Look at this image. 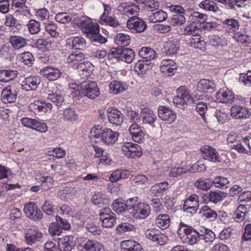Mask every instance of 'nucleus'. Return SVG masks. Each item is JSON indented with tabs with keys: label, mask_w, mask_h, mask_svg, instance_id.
Wrapping results in <instances>:
<instances>
[{
	"label": "nucleus",
	"mask_w": 251,
	"mask_h": 251,
	"mask_svg": "<svg viewBox=\"0 0 251 251\" xmlns=\"http://www.w3.org/2000/svg\"><path fill=\"white\" fill-rule=\"evenodd\" d=\"M76 24L81 28L82 32L86 37L95 45L102 44L106 42V39L100 33V25L92 22L87 16H81L76 21Z\"/></svg>",
	"instance_id": "f257e3e1"
},
{
	"label": "nucleus",
	"mask_w": 251,
	"mask_h": 251,
	"mask_svg": "<svg viewBox=\"0 0 251 251\" xmlns=\"http://www.w3.org/2000/svg\"><path fill=\"white\" fill-rule=\"evenodd\" d=\"M177 95L173 99V103L178 108L184 109L187 107L186 100L190 102H196L195 99H200L201 96L194 91L193 95L190 94V91L185 86H181L176 90Z\"/></svg>",
	"instance_id": "f03ea898"
},
{
	"label": "nucleus",
	"mask_w": 251,
	"mask_h": 251,
	"mask_svg": "<svg viewBox=\"0 0 251 251\" xmlns=\"http://www.w3.org/2000/svg\"><path fill=\"white\" fill-rule=\"evenodd\" d=\"M91 134L95 138L100 139L106 145H112L115 143L119 136L118 132L107 127L103 128L100 125L97 126L95 129L91 130Z\"/></svg>",
	"instance_id": "7ed1b4c3"
},
{
	"label": "nucleus",
	"mask_w": 251,
	"mask_h": 251,
	"mask_svg": "<svg viewBox=\"0 0 251 251\" xmlns=\"http://www.w3.org/2000/svg\"><path fill=\"white\" fill-rule=\"evenodd\" d=\"M177 233L182 241L186 244L193 245L200 239L199 233L192 226L182 222L180 223Z\"/></svg>",
	"instance_id": "20e7f679"
},
{
	"label": "nucleus",
	"mask_w": 251,
	"mask_h": 251,
	"mask_svg": "<svg viewBox=\"0 0 251 251\" xmlns=\"http://www.w3.org/2000/svg\"><path fill=\"white\" fill-rule=\"evenodd\" d=\"M79 93L80 95L91 100L96 99L100 93L97 83L90 80H86L80 83Z\"/></svg>",
	"instance_id": "39448f33"
},
{
	"label": "nucleus",
	"mask_w": 251,
	"mask_h": 251,
	"mask_svg": "<svg viewBox=\"0 0 251 251\" xmlns=\"http://www.w3.org/2000/svg\"><path fill=\"white\" fill-rule=\"evenodd\" d=\"M151 207L145 202H139L131 204L129 208V213L136 219H144L149 216Z\"/></svg>",
	"instance_id": "423d86ee"
},
{
	"label": "nucleus",
	"mask_w": 251,
	"mask_h": 251,
	"mask_svg": "<svg viewBox=\"0 0 251 251\" xmlns=\"http://www.w3.org/2000/svg\"><path fill=\"white\" fill-rule=\"evenodd\" d=\"M43 237L42 233L36 226H31L26 229L25 233V241L26 244L32 246L40 242Z\"/></svg>",
	"instance_id": "0eeeda50"
},
{
	"label": "nucleus",
	"mask_w": 251,
	"mask_h": 251,
	"mask_svg": "<svg viewBox=\"0 0 251 251\" xmlns=\"http://www.w3.org/2000/svg\"><path fill=\"white\" fill-rule=\"evenodd\" d=\"M230 116L233 119L238 120H245L250 118L251 111L245 106L235 104L230 108Z\"/></svg>",
	"instance_id": "6e6552de"
},
{
	"label": "nucleus",
	"mask_w": 251,
	"mask_h": 251,
	"mask_svg": "<svg viewBox=\"0 0 251 251\" xmlns=\"http://www.w3.org/2000/svg\"><path fill=\"white\" fill-rule=\"evenodd\" d=\"M122 150L128 158L139 157L142 154V148L137 144L125 143L122 147Z\"/></svg>",
	"instance_id": "1a4fd4ad"
},
{
	"label": "nucleus",
	"mask_w": 251,
	"mask_h": 251,
	"mask_svg": "<svg viewBox=\"0 0 251 251\" xmlns=\"http://www.w3.org/2000/svg\"><path fill=\"white\" fill-rule=\"evenodd\" d=\"M126 26L130 30L141 33L146 29L147 25L146 22L143 19L136 16H132L127 20Z\"/></svg>",
	"instance_id": "9d476101"
},
{
	"label": "nucleus",
	"mask_w": 251,
	"mask_h": 251,
	"mask_svg": "<svg viewBox=\"0 0 251 251\" xmlns=\"http://www.w3.org/2000/svg\"><path fill=\"white\" fill-rule=\"evenodd\" d=\"M28 108L35 114L42 113H50L52 108V105L49 102L36 100L30 103Z\"/></svg>",
	"instance_id": "9b49d317"
},
{
	"label": "nucleus",
	"mask_w": 251,
	"mask_h": 251,
	"mask_svg": "<svg viewBox=\"0 0 251 251\" xmlns=\"http://www.w3.org/2000/svg\"><path fill=\"white\" fill-rule=\"evenodd\" d=\"M106 115L109 122L113 125L120 126L124 122L123 114L115 107L108 108L106 110Z\"/></svg>",
	"instance_id": "f8f14e48"
},
{
	"label": "nucleus",
	"mask_w": 251,
	"mask_h": 251,
	"mask_svg": "<svg viewBox=\"0 0 251 251\" xmlns=\"http://www.w3.org/2000/svg\"><path fill=\"white\" fill-rule=\"evenodd\" d=\"M24 210L26 216L30 219L36 220L43 218L42 212L38 208L34 202H29L25 204Z\"/></svg>",
	"instance_id": "ddd939ff"
},
{
	"label": "nucleus",
	"mask_w": 251,
	"mask_h": 251,
	"mask_svg": "<svg viewBox=\"0 0 251 251\" xmlns=\"http://www.w3.org/2000/svg\"><path fill=\"white\" fill-rule=\"evenodd\" d=\"M117 11L123 16L129 17L138 13L139 7L135 4L123 2L120 4L117 7Z\"/></svg>",
	"instance_id": "4468645a"
},
{
	"label": "nucleus",
	"mask_w": 251,
	"mask_h": 251,
	"mask_svg": "<svg viewBox=\"0 0 251 251\" xmlns=\"http://www.w3.org/2000/svg\"><path fill=\"white\" fill-rule=\"evenodd\" d=\"M146 237L159 245H163L166 242L168 237L160 231L155 229H148L145 233Z\"/></svg>",
	"instance_id": "2eb2a0df"
},
{
	"label": "nucleus",
	"mask_w": 251,
	"mask_h": 251,
	"mask_svg": "<svg viewBox=\"0 0 251 251\" xmlns=\"http://www.w3.org/2000/svg\"><path fill=\"white\" fill-rule=\"evenodd\" d=\"M198 94L203 95L205 93H211L214 91L215 84L210 80L207 79H201L197 83L196 85Z\"/></svg>",
	"instance_id": "dca6fc26"
},
{
	"label": "nucleus",
	"mask_w": 251,
	"mask_h": 251,
	"mask_svg": "<svg viewBox=\"0 0 251 251\" xmlns=\"http://www.w3.org/2000/svg\"><path fill=\"white\" fill-rule=\"evenodd\" d=\"M41 78L37 75L30 76L25 78L22 82V89L25 91L35 90L41 83Z\"/></svg>",
	"instance_id": "f3484780"
},
{
	"label": "nucleus",
	"mask_w": 251,
	"mask_h": 251,
	"mask_svg": "<svg viewBox=\"0 0 251 251\" xmlns=\"http://www.w3.org/2000/svg\"><path fill=\"white\" fill-rule=\"evenodd\" d=\"M41 72L43 74V76L49 81L56 80L60 77L62 72L56 67L48 66L42 68Z\"/></svg>",
	"instance_id": "a211bd4d"
},
{
	"label": "nucleus",
	"mask_w": 251,
	"mask_h": 251,
	"mask_svg": "<svg viewBox=\"0 0 251 251\" xmlns=\"http://www.w3.org/2000/svg\"><path fill=\"white\" fill-rule=\"evenodd\" d=\"M158 115L162 120L169 123L173 122L176 118V113L165 106H160L158 107Z\"/></svg>",
	"instance_id": "6ab92c4d"
},
{
	"label": "nucleus",
	"mask_w": 251,
	"mask_h": 251,
	"mask_svg": "<svg viewBox=\"0 0 251 251\" xmlns=\"http://www.w3.org/2000/svg\"><path fill=\"white\" fill-rule=\"evenodd\" d=\"M141 115L144 124L150 125L152 127L155 126L154 123L156 120L157 117L152 110L148 108H144L142 109Z\"/></svg>",
	"instance_id": "aec40b11"
},
{
	"label": "nucleus",
	"mask_w": 251,
	"mask_h": 251,
	"mask_svg": "<svg viewBox=\"0 0 251 251\" xmlns=\"http://www.w3.org/2000/svg\"><path fill=\"white\" fill-rule=\"evenodd\" d=\"M129 131L135 142L138 143L142 142L145 134L141 126L137 124H133L130 126Z\"/></svg>",
	"instance_id": "412c9836"
},
{
	"label": "nucleus",
	"mask_w": 251,
	"mask_h": 251,
	"mask_svg": "<svg viewBox=\"0 0 251 251\" xmlns=\"http://www.w3.org/2000/svg\"><path fill=\"white\" fill-rule=\"evenodd\" d=\"M73 237L66 236L60 239L58 242V251H71L75 247Z\"/></svg>",
	"instance_id": "4be33fe9"
},
{
	"label": "nucleus",
	"mask_w": 251,
	"mask_h": 251,
	"mask_svg": "<svg viewBox=\"0 0 251 251\" xmlns=\"http://www.w3.org/2000/svg\"><path fill=\"white\" fill-rule=\"evenodd\" d=\"M131 204H128L125 202V201L122 199H117L114 201L112 208L113 210L118 214H126L129 213V208Z\"/></svg>",
	"instance_id": "5701e85b"
},
{
	"label": "nucleus",
	"mask_w": 251,
	"mask_h": 251,
	"mask_svg": "<svg viewBox=\"0 0 251 251\" xmlns=\"http://www.w3.org/2000/svg\"><path fill=\"white\" fill-rule=\"evenodd\" d=\"M17 92L12 89L10 86L4 88L1 92V99L4 102L11 103L14 102L17 98Z\"/></svg>",
	"instance_id": "b1692460"
},
{
	"label": "nucleus",
	"mask_w": 251,
	"mask_h": 251,
	"mask_svg": "<svg viewBox=\"0 0 251 251\" xmlns=\"http://www.w3.org/2000/svg\"><path fill=\"white\" fill-rule=\"evenodd\" d=\"M201 150L203 153V157L204 159L214 162H219V155L214 149L206 146L201 148Z\"/></svg>",
	"instance_id": "393cba45"
},
{
	"label": "nucleus",
	"mask_w": 251,
	"mask_h": 251,
	"mask_svg": "<svg viewBox=\"0 0 251 251\" xmlns=\"http://www.w3.org/2000/svg\"><path fill=\"white\" fill-rule=\"evenodd\" d=\"M121 246L123 251H144L141 245L132 240L122 241Z\"/></svg>",
	"instance_id": "a878e982"
},
{
	"label": "nucleus",
	"mask_w": 251,
	"mask_h": 251,
	"mask_svg": "<svg viewBox=\"0 0 251 251\" xmlns=\"http://www.w3.org/2000/svg\"><path fill=\"white\" fill-rule=\"evenodd\" d=\"M26 1L12 0V7L18 8V9L16 10L15 12V14L16 16L18 15L25 16L27 14H30V9L26 6Z\"/></svg>",
	"instance_id": "bb28decb"
},
{
	"label": "nucleus",
	"mask_w": 251,
	"mask_h": 251,
	"mask_svg": "<svg viewBox=\"0 0 251 251\" xmlns=\"http://www.w3.org/2000/svg\"><path fill=\"white\" fill-rule=\"evenodd\" d=\"M176 69V65L175 61L172 59H164L161 61L160 71L163 73L174 74Z\"/></svg>",
	"instance_id": "cd10ccee"
},
{
	"label": "nucleus",
	"mask_w": 251,
	"mask_h": 251,
	"mask_svg": "<svg viewBox=\"0 0 251 251\" xmlns=\"http://www.w3.org/2000/svg\"><path fill=\"white\" fill-rule=\"evenodd\" d=\"M18 71L15 70H0V81L6 83L14 80L18 76Z\"/></svg>",
	"instance_id": "c85d7f7f"
},
{
	"label": "nucleus",
	"mask_w": 251,
	"mask_h": 251,
	"mask_svg": "<svg viewBox=\"0 0 251 251\" xmlns=\"http://www.w3.org/2000/svg\"><path fill=\"white\" fill-rule=\"evenodd\" d=\"M9 42L14 49L18 50L27 45V40L19 35H13L10 36Z\"/></svg>",
	"instance_id": "c756f323"
},
{
	"label": "nucleus",
	"mask_w": 251,
	"mask_h": 251,
	"mask_svg": "<svg viewBox=\"0 0 251 251\" xmlns=\"http://www.w3.org/2000/svg\"><path fill=\"white\" fill-rule=\"evenodd\" d=\"M81 245L86 251H104L103 246L96 241L88 240Z\"/></svg>",
	"instance_id": "7c9ffc66"
},
{
	"label": "nucleus",
	"mask_w": 251,
	"mask_h": 251,
	"mask_svg": "<svg viewBox=\"0 0 251 251\" xmlns=\"http://www.w3.org/2000/svg\"><path fill=\"white\" fill-rule=\"evenodd\" d=\"M168 18L167 13L162 9L153 11L149 15V20L151 22L155 23L165 21Z\"/></svg>",
	"instance_id": "2f4dec72"
},
{
	"label": "nucleus",
	"mask_w": 251,
	"mask_h": 251,
	"mask_svg": "<svg viewBox=\"0 0 251 251\" xmlns=\"http://www.w3.org/2000/svg\"><path fill=\"white\" fill-rule=\"evenodd\" d=\"M138 54L141 57L146 59V62L154 59L157 57L155 51L149 47H142L139 50Z\"/></svg>",
	"instance_id": "473e14b6"
},
{
	"label": "nucleus",
	"mask_w": 251,
	"mask_h": 251,
	"mask_svg": "<svg viewBox=\"0 0 251 251\" xmlns=\"http://www.w3.org/2000/svg\"><path fill=\"white\" fill-rule=\"evenodd\" d=\"M155 222L156 226L160 229H166L170 226V217L169 215L166 214H159L156 217Z\"/></svg>",
	"instance_id": "72a5a7b5"
},
{
	"label": "nucleus",
	"mask_w": 251,
	"mask_h": 251,
	"mask_svg": "<svg viewBox=\"0 0 251 251\" xmlns=\"http://www.w3.org/2000/svg\"><path fill=\"white\" fill-rule=\"evenodd\" d=\"M85 59L84 54L80 50L73 51L67 58V63L70 65L78 64L79 62Z\"/></svg>",
	"instance_id": "f704fd0d"
},
{
	"label": "nucleus",
	"mask_w": 251,
	"mask_h": 251,
	"mask_svg": "<svg viewBox=\"0 0 251 251\" xmlns=\"http://www.w3.org/2000/svg\"><path fill=\"white\" fill-rule=\"evenodd\" d=\"M129 175V171L127 170H117L110 176L109 179L112 182H116L121 179H125Z\"/></svg>",
	"instance_id": "c9c22d12"
},
{
	"label": "nucleus",
	"mask_w": 251,
	"mask_h": 251,
	"mask_svg": "<svg viewBox=\"0 0 251 251\" xmlns=\"http://www.w3.org/2000/svg\"><path fill=\"white\" fill-rule=\"evenodd\" d=\"M77 69L78 72H82V75L88 76L90 75L93 71L94 66L89 61H83L79 63L77 66Z\"/></svg>",
	"instance_id": "e433bc0d"
},
{
	"label": "nucleus",
	"mask_w": 251,
	"mask_h": 251,
	"mask_svg": "<svg viewBox=\"0 0 251 251\" xmlns=\"http://www.w3.org/2000/svg\"><path fill=\"white\" fill-rule=\"evenodd\" d=\"M126 88L127 86L125 83L117 80H114L109 84L110 90L114 94L124 92L126 89Z\"/></svg>",
	"instance_id": "4c0bfd02"
},
{
	"label": "nucleus",
	"mask_w": 251,
	"mask_h": 251,
	"mask_svg": "<svg viewBox=\"0 0 251 251\" xmlns=\"http://www.w3.org/2000/svg\"><path fill=\"white\" fill-rule=\"evenodd\" d=\"M47 99L57 106H60L64 101V97L57 92H51L47 94Z\"/></svg>",
	"instance_id": "58836bf2"
},
{
	"label": "nucleus",
	"mask_w": 251,
	"mask_h": 251,
	"mask_svg": "<svg viewBox=\"0 0 251 251\" xmlns=\"http://www.w3.org/2000/svg\"><path fill=\"white\" fill-rule=\"evenodd\" d=\"M169 184L167 181H164L155 184L151 186L150 191L155 195L161 194L169 188Z\"/></svg>",
	"instance_id": "ea45409f"
},
{
	"label": "nucleus",
	"mask_w": 251,
	"mask_h": 251,
	"mask_svg": "<svg viewBox=\"0 0 251 251\" xmlns=\"http://www.w3.org/2000/svg\"><path fill=\"white\" fill-rule=\"evenodd\" d=\"M53 42L49 41L47 39L40 38L36 41L34 45L39 50H50L52 48Z\"/></svg>",
	"instance_id": "a19ab883"
},
{
	"label": "nucleus",
	"mask_w": 251,
	"mask_h": 251,
	"mask_svg": "<svg viewBox=\"0 0 251 251\" xmlns=\"http://www.w3.org/2000/svg\"><path fill=\"white\" fill-rule=\"evenodd\" d=\"M99 218L101 221L102 226L106 228H111L116 224V218L115 214H111V216L107 217H100Z\"/></svg>",
	"instance_id": "79ce46f5"
},
{
	"label": "nucleus",
	"mask_w": 251,
	"mask_h": 251,
	"mask_svg": "<svg viewBox=\"0 0 251 251\" xmlns=\"http://www.w3.org/2000/svg\"><path fill=\"white\" fill-rule=\"evenodd\" d=\"M199 96H201V98L200 99H196V102H192V103L196 104V110L204 118L205 111L207 108V105L206 103L199 101V100L203 99V95L199 94Z\"/></svg>",
	"instance_id": "37998d69"
},
{
	"label": "nucleus",
	"mask_w": 251,
	"mask_h": 251,
	"mask_svg": "<svg viewBox=\"0 0 251 251\" xmlns=\"http://www.w3.org/2000/svg\"><path fill=\"white\" fill-rule=\"evenodd\" d=\"M235 40L239 44L247 46L250 43L249 37L245 31H237L233 36Z\"/></svg>",
	"instance_id": "c03bdc74"
},
{
	"label": "nucleus",
	"mask_w": 251,
	"mask_h": 251,
	"mask_svg": "<svg viewBox=\"0 0 251 251\" xmlns=\"http://www.w3.org/2000/svg\"><path fill=\"white\" fill-rule=\"evenodd\" d=\"M195 185L200 189L207 191L212 186V181L208 178H200L196 181Z\"/></svg>",
	"instance_id": "a18cd8bd"
},
{
	"label": "nucleus",
	"mask_w": 251,
	"mask_h": 251,
	"mask_svg": "<svg viewBox=\"0 0 251 251\" xmlns=\"http://www.w3.org/2000/svg\"><path fill=\"white\" fill-rule=\"evenodd\" d=\"M135 56V53L133 50L129 48H123L122 57V60L127 63L132 62Z\"/></svg>",
	"instance_id": "49530a36"
},
{
	"label": "nucleus",
	"mask_w": 251,
	"mask_h": 251,
	"mask_svg": "<svg viewBox=\"0 0 251 251\" xmlns=\"http://www.w3.org/2000/svg\"><path fill=\"white\" fill-rule=\"evenodd\" d=\"M199 6L206 11L215 12L218 9V7L215 2L210 0H203L200 3Z\"/></svg>",
	"instance_id": "de8ad7c7"
},
{
	"label": "nucleus",
	"mask_w": 251,
	"mask_h": 251,
	"mask_svg": "<svg viewBox=\"0 0 251 251\" xmlns=\"http://www.w3.org/2000/svg\"><path fill=\"white\" fill-rule=\"evenodd\" d=\"M224 28H228L235 32L239 29V23L234 19H228L223 22Z\"/></svg>",
	"instance_id": "09e8293b"
},
{
	"label": "nucleus",
	"mask_w": 251,
	"mask_h": 251,
	"mask_svg": "<svg viewBox=\"0 0 251 251\" xmlns=\"http://www.w3.org/2000/svg\"><path fill=\"white\" fill-rule=\"evenodd\" d=\"M190 172H191L190 169L183 167H174L171 169L169 176L173 177H179Z\"/></svg>",
	"instance_id": "8fccbe9b"
},
{
	"label": "nucleus",
	"mask_w": 251,
	"mask_h": 251,
	"mask_svg": "<svg viewBox=\"0 0 251 251\" xmlns=\"http://www.w3.org/2000/svg\"><path fill=\"white\" fill-rule=\"evenodd\" d=\"M186 21L184 16L182 14H176L172 17L169 18L168 22L173 26H180L182 25Z\"/></svg>",
	"instance_id": "3c124183"
},
{
	"label": "nucleus",
	"mask_w": 251,
	"mask_h": 251,
	"mask_svg": "<svg viewBox=\"0 0 251 251\" xmlns=\"http://www.w3.org/2000/svg\"><path fill=\"white\" fill-rule=\"evenodd\" d=\"M130 36L126 34L118 33L116 38L115 41L117 44L121 46H126L130 43Z\"/></svg>",
	"instance_id": "603ef678"
},
{
	"label": "nucleus",
	"mask_w": 251,
	"mask_h": 251,
	"mask_svg": "<svg viewBox=\"0 0 251 251\" xmlns=\"http://www.w3.org/2000/svg\"><path fill=\"white\" fill-rule=\"evenodd\" d=\"M144 4L145 9L151 13L158 10L160 7V2L157 0H146Z\"/></svg>",
	"instance_id": "864d4df0"
},
{
	"label": "nucleus",
	"mask_w": 251,
	"mask_h": 251,
	"mask_svg": "<svg viewBox=\"0 0 251 251\" xmlns=\"http://www.w3.org/2000/svg\"><path fill=\"white\" fill-rule=\"evenodd\" d=\"M29 32L32 34H36L40 31V23L33 19L30 20L27 25Z\"/></svg>",
	"instance_id": "5fc2aeb1"
},
{
	"label": "nucleus",
	"mask_w": 251,
	"mask_h": 251,
	"mask_svg": "<svg viewBox=\"0 0 251 251\" xmlns=\"http://www.w3.org/2000/svg\"><path fill=\"white\" fill-rule=\"evenodd\" d=\"M122 48H113L109 51L108 57L111 59H115L117 61L122 60Z\"/></svg>",
	"instance_id": "6e6d98bb"
},
{
	"label": "nucleus",
	"mask_w": 251,
	"mask_h": 251,
	"mask_svg": "<svg viewBox=\"0 0 251 251\" xmlns=\"http://www.w3.org/2000/svg\"><path fill=\"white\" fill-rule=\"evenodd\" d=\"M199 206V198L195 194H191L188 196L184 202L183 206Z\"/></svg>",
	"instance_id": "4d7b16f0"
},
{
	"label": "nucleus",
	"mask_w": 251,
	"mask_h": 251,
	"mask_svg": "<svg viewBox=\"0 0 251 251\" xmlns=\"http://www.w3.org/2000/svg\"><path fill=\"white\" fill-rule=\"evenodd\" d=\"M191 20L193 22H196L201 24L204 23L206 19V15L198 12L194 11L191 14Z\"/></svg>",
	"instance_id": "13d9d810"
},
{
	"label": "nucleus",
	"mask_w": 251,
	"mask_h": 251,
	"mask_svg": "<svg viewBox=\"0 0 251 251\" xmlns=\"http://www.w3.org/2000/svg\"><path fill=\"white\" fill-rule=\"evenodd\" d=\"M200 213L207 218L215 219L217 216V214L215 211L212 210L206 205H205L201 208Z\"/></svg>",
	"instance_id": "bf43d9fd"
},
{
	"label": "nucleus",
	"mask_w": 251,
	"mask_h": 251,
	"mask_svg": "<svg viewBox=\"0 0 251 251\" xmlns=\"http://www.w3.org/2000/svg\"><path fill=\"white\" fill-rule=\"evenodd\" d=\"M133 180L135 186L143 187L148 183V178L145 175H139L136 176Z\"/></svg>",
	"instance_id": "052dcab7"
},
{
	"label": "nucleus",
	"mask_w": 251,
	"mask_h": 251,
	"mask_svg": "<svg viewBox=\"0 0 251 251\" xmlns=\"http://www.w3.org/2000/svg\"><path fill=\"white\" fill-rule=\"evenodd\" d=\"M63 116L64 119L71 122L76 121L78 117L73 108L65 109L64 111Z\"/></svg>",
	"instance_id": "680f3d73"
},
{
	"label": "nucleus",
	"mask_w": 251,
	"mask_h": 251,
	"mask_svg": "<svg viewBox=\"0 0 251 251\" xmlns=\"http://www.w3.org/2000/svg\"><path fill=\"white\" fill-rule=\"evenodd\" d=\"M44 212L48 215H52L55 212L54 205L49 201H45L42 206Z\"/></svg>",
	"instance_id": "e2e57ef3"
},
{
	"label": "nucleus",
	"mask_w": 251,
	"mask_h": 251,
	"mask_svg": "<svg viewBox=\"0 0 251 251\" xmlns=\"http://www.w3.org/2000/svg\"><path fill=\"white\" fill-rule=\"evenodd\" d=\"M134 226L132 224L128 223H122L117 226L116 230L119 233H123L134 230Z\"/></svg>",
	"instance_id": "0e129e2a"
},
{
	"label": "nucleus",
	"mask_w": 251,
	"mask_h": 251,
	"mask_svg": "<svg viewBox=\"0 0 251 251\" xmlns=\"http://www.w3.org/2000/svg\"><path fill=\"white\" fill-rule=\"evenodd\" d=\"M103 21L106 25L116 28L120 25L119 21L116 19L115 16H109L100 19Z\"/></svg>",
	"instance_id": "69168bd1"
},
{
	"label": "nucleus",
	"mask_w": 251,
	"mask_h": 251,
	"mask_svg": "<svg viewBox=\"0 0 251 251\" xmlns=\"http://www.w3.org/2000/svg\"><path fill=\"white\" fill-rule=\"evenodd\" d=\"M178 50L179 46L178 44L169 42L166 45L165 52L166 55H172L176 54Z\"/></svg>",
	"instance_id": "338daca9"
},
{
	"label": "nucleus",
	"mask_w": 251,
	"mask_h": 251,
	"mask_svg": "<svg viewBox=\"0 0 251 251\" xmlns=\"http://www.w3.org/2000/svg\"><path fill=\"white\" fill-rule=\"evenodd\" d=\"M21 61L26 65H30L33 63L34 57L29 52H25L21 54Z\"/></svg>",
	"instance_id": "774afa93"
}]
</instances>
